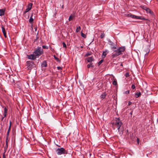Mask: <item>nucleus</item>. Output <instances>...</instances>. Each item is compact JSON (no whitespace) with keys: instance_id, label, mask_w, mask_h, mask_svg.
Returning <instances> with one entry per match:
<instances>
[{"instance_id":"f3484780","label":"nucleus","mask_w":158,"mask_h":158,"mask_svg":"<svg viewBox=\"0 0 158 158\" xmlns=\"http://www.w3.org/2000/svg\"><path fill=\"white\" fill-rule=\"evenodd\" d=\"M106 95V92H104L101 96V98L102 99L104 98Z\"/></svg>"},{"instance_id":"cd10ccee","label":"nucleus","mask_w":158,"mask_h":158,"mask_svg":"<svg viewBox=\"0 0 158 158\" xmlns=\"http://www.w3.org/2000/svg\"><path fill=\"white\" fill-rule=\"evenodd\" d=\"M105 35L103 33H102L101 35L100 36V37L102 39L105 36Z\"/></svg>"},{"instance_id":"393cba45","label":"nucleus","mask_w":158,"mask_h":158,"mask_svg":"<svg viewBox=\"0 0 158 158\" xmlns=\"http://www.w3.org/2000/svg\"><path fill=\"white\" fill-rule=\"evenodd\" d=\"M106 55V52L104 51L103 52L102 54V57L103 58H105Z\"/></svg>"},{"instance_id":"6ab92c4d","label":"nucleus","mask_w":158,"mask_h":158,"mask_svg":"<svg viewBox=\"0 0 158 158\" xmlns=\"http://www.w3.org/2000/svg\"><path fill=\"white\" fill-rule=\"evenodd\" d=\"M136 97V98L139 97L141 95V93L140 92H139V93H135Z\"/></svg>"},{"instance_id":"4c0bfd02","label":"nucleus","mask_w":158,"mask_h":158,"mask_svg":"<svg viewBox=\"0 0 158 158\" xmlns=\"http://www.w3.org/2000/svg\"><path fill=\"white\" fill-rule=\"evenodd\" d=\"M5 152L3 154L2 157L3 158H6L5 155Z\"/></svg>"},{"instance_id":"20e7f679","label":"nucleus","mask_w":158,"mask_h":158,"mask_svg":"<svg viewBox=\"0 0 158 158\" xmlns=\"http://www.w3.org/2000/svg\"><path fill=\"white\" fill-rule=\"evenodd\" d=\"M26 63L27 69L29 70H31L33 68L35 67V64L32 61H27L26 62Z\"/></svg>"},{"instance_id":"0eeeda50","label":"nucleus","mask_w":158,"mask_h":158,"mask_svg":"<svg viewBox=\"0 0 158 158\" xmlns=\"http://www.w3.org/2000/svg\"><path fill=\"white\" fill-rule=\"evenodd\" d=\"M27 57L29 59L34 60L36 59L37 57L35 56V54L33 53L32 54L27 55Z\"/></svg>"},{"instance_id":"412c9836","label":"nucleus","mask_w":158,"mask_h":158,"mask_svg":"<svg viewBox=\"0 0 158 158\" xmlns=\"http://www.w3.org/2000/svg\"><path fill=\"white\" fill-rule=\"evenodd\" d=\"M81 36L82 37L85 38L86 37V35L85 34L83 33L82 31L81 32Z\"/></svg>"},{"instance_id":"6e6552de","label":"nucleus","mask_w":158,"mask_h":158,"mask_svg":"<svg viewBox=\"0 0 158 158\" xmlns=\"http://www.w3.org/2000/svg\"><path fill=\"white\" fill-rule=\"evenodd\" d=\"M32 5L33 4L32 3H30L28 4L27 8L26 9L25 11L24 12L25 13L28 12L31 9Z\"/></svg>"},{"instance_id":"a211bd4d","label":"nucleus","mask_w":158,"mask_h":158,"mask_svg":"<svg viewBox=\"0 0 158 158\" xmlns=\"http://www.w3.org/2000/svg\"><path fill=\"white\" fill-rule=\"evenodd\" d=\"M10 126H9L6 134V137H8L10 130Z\"/></svg>"},{"instance_id":"9b49d317","label":"nucleus","mask_w":158,"mask_h":158,"mask_svg":"<svg viewBox=\"0 0 158 158\" xmlns=\"http://www.w3.org/2000/svg\"><path fill=\"white\" fill-rule=\"evenodd\" d=\"M87 60L88 62L92 63V62L94 61V59L92 56L90 57H88L87 58Z\"/></svg>"},{"instance_id":"4468645a","label":"nucleus","mask_w":158,"mask_h":158,"mask_svg":"<svg viewBox=\"0 0 158 158\" xmlns=\"http://www.w3.org/2000/svg\"><path fill=\"white\" fill-rule=\"evenodd\" d=\"M94 67V66L93 65V64L92 63H90L87 66V67L88 69L90 67H92L93 68V67Z\"/></svg>"},{"instance_id":"c03bdc74","label":"nucleus","mask_w":158,"mask_h":158,"mask_svg":"<svg viewBox=\"0 0 158 158\" xmlns=\"http://www.w3.org/2000/svg\"><path fill=\"white\" fill-rule=\"evenodd\" d=\"M132 111H131V112H130V114L131 115H132Z\"/></svg>"},{"instance_id":"9d476101","label":"nucleus","mask_w":158,"mask_h":158,"mask_svg":"<svg viewBox=\"0 0 158 158\" xmlns=\"http://www.w3.org/2000/svg\"><path fill=\"white\" fill-rule=\"evenodd\" d=\"M2 107L4 108V113L3 114V115H4V117H6L7 115L8 108L6 107H5L4 106H2Z\"/></svg>"},{"instance_id":"f257e3e1","label":"nucleus","mask_w":158,"mask_h":158,"mask_svg":"<svg viewBox=\"0 0 158 158\" xmlns=\"http://www.w3.org/2000/svg\"><path fill=\"white\" fill-rule=\"evenodd\" d=\"M109 48L111 50L110 52H112V57L113 58L115 57L120 54H122V52L125 50L124 47H121L118 48L116 44H113L109 46Z\"/></svg>"},{"instance_id":"a19ab883","label":"nucleus","mask_w":158,"mask_h":158,"mask_svg":"<svg viewBox=\"0 0 158 158\" xmlns=\"http://www.w3.org/2000/svg\"><path fill=\"white\" fill-rule=\"evenodd\" d=\"M112 76L113 78H114V76H113L112 75H109V78H110V77H111V79H112Z\"/></svg>"},{"instance_id":"5701e85b","label":"nucleus","mask_w":158,"mask_h":158,"mask_svg":"<svg viewBox=\"0 0 158 158\" xmlns=\"http://www.w3.org/2000/svg\"><path fill=\"white\" fill-rule=\"evenodd\" d=\"M54 57L55 59V60L57 61V62H60V60H59V59L55 55L54 56Z\"/></svg>"},{"instance_id":"2f4dec72","label":"nucleus","mask_w":158,"mask_h":158,"mask_svg":"<svg viewBox=\"0 0 158 158\" xmlns=\"http://www.w3.org/2000/svg\"><path fill=\"white\" fill-rule=\"evenodd\" d=\"M42 47L44 49H48V47L47 46L43 45Z\"/></svg>"},{"instance_id":"f704fd0d","label":"nucleus","mask_w":158,"mask_h":158,"mask_svg":"<svg viewBox=\"0 0 158 158\" xmlns=\"http://www.w3.org/2000/svg\"><path fill=\"white\" fill-rule=\"evenodd\" d=\"M125 76L126 77H129V75L128 73H126L125 74Z\"/></svg>"},{"instance_id":"39448f33","label":"nucleus","mask_w":158,"mask_h":158,"mask_svg":"<svg viewBox=\"0 0 158 158\" xmlns=\"http://www.w3.org/2000/svg\"><path fill=\"white\" fill-rule=\"evenodd\" d=\"M56 152L58 155L65 154L67 153V152L63 148H57L56 150Z\"/></svg>"},{"instance_id":"c85d7f7f","label":"nucleus","mask_w":158,"mask_h":158,"mask_svg":"<svg viewBox=\"0 0 158 158\" xmlns=\"http://www.w3.org/2000/svg\"><path fill=\"white\" fill-rule=\"evenodd\" d=\"M103 60L102 59L101 60L98 62V65L99 66L103 62Z\"/></svg>"},{"instance_id":"49530a36","label":"nucleus","mask_w":158,"mask_h":158,"mask_svg":"<svg viewBox=\"0 0 158 158\" xmlns=\"http://www.w3.org/2000/svg\"><path fill=\"white\" fill-rule=\"evenodd\" d=\"M37 29V27H35V31H36Z\"/></svg>"},{"instance_id":"ddd939ff","label":"nucleus","mask_w":158,"mask_h":158,"mask_svg":"<svg viewBox=\"0 0 158 158\" xmlns=\"http://www.w3.org/2000/svg\"><path fill=\"white\" fill-rule=\"evenodd\" d=\"M5 11V10L3 9H0V16H2L4 15Z\"/></svg>"},{"instance_id":"a878e982","label":"nucleus","mask_w":158,"mask_h":158,"mask_svg":"<svg viewBox=\"0 0 158 158\" xmlns=\"http://www.w3.org/2000/svg\"><path fill=\"white\" fill-rule=\"evenodd\" d=\"M81 28L80 26H79L78 27H77V28L76 30V31L77 32H78L79 31H80L81 30Z\"/></svg>"},{"instance_id":"a18cd8bd","label":"nucleus","mask_w":158,"mask_h":158,"mask_svg":"<svg viewBox=\"0 0 158 158\" xmlns=\"http://www.w3.org/2000/svg\"><path fill=\"white\" fill-rule=\"evenodd\" d=\"M62 8H64V5H63L62 6Z\"/></svg>"},{"instance_id":"dca6fc26","label":"nucleus","mask_w":158,"mask_h":158,"mask_svg":"<svg viewBox=\"0 0 158 158\" xmlns=\"http://www.w3.org/2000/svg\"><path fill=\"white\" fill-rule=\"evenodd\" d=\"M33 15V13H32V14H31V17L29 19V22L30 23H32L33 22V21L34 19L33 18H32Z\"/></svg>"},{"instance_id":"e433bc0d","label":"nucleus","mask_w":158,"mask_h":158,"mask_svg":"<svg viewBox=\"0 0 158 158\" xmlns=\"http://www.w3.org/2000/svg\"><path fill=\"white\" fill-rule=\"evenodd\" d=\"M57 69L58 70H62V68L60 67H57Z\"/></svg>"},{"instance_id":"b1692460","label":"nucleus","mask_w":158,"mask_h":158,"mask_svg":"<svg viewBox=\"0 0 158 158\" xmlns=\"http://www.w3.org/2000/svg\"><path fill=\"white\" fill-rule=\"evenodd\" d=\"M113 84L114 85H117V82L116 79H114V81H113Z\"/></svg>"},{"instance_id":"c9c22d12","label":"nucleus","mask_w":158,"mask_h":158,"mask_svg":"<svg viewBox=\"0 0 158 158\" xmlns=\"http://www.w3.org/2000/svg\"><path fill=\"white\" fill-rule=\"evenodd\" d=\"M131 88L133 89H135V85L134 84H132L131 86Z\"/></svg>"},{"instance_id":"1a4fd4ad","label":"nucleus","mask_w":158,"mask_h":158,"mask_svg":"<svg viewBox=\"0 0 158 158\" xmlns=\"http://www.w3.org/2000/svg\"><path fill=\"white\" fill-rule=\"evenodd\" d=\"M1 28H2V32L3 33L4 36L5 38H6V31H5V28L4 27V26L2 24H1Z\"/></svg>"},{"instance_id":"423d86ee","label":"nucleus","mask_w":158,"mask_h":158,"mask_svg":"<svg viewBox=\"0 0 158 158\" xmlns=\"http://www.w3.org/2000/svg\"><path fill=\"white\" fill-rule=\"evenodd\" d=\"M128 17H130L131 18L135 19H143V18L142 17L136 16L135 15H131L130 14H128Z\"/></svg>"},{"instance_id":"f8f14e48","label":"nucleus","mask_w":158,"mask_h":158,"mask_svg":"<svg viewBox=\"0 0 158 158\" xmlns=\"http://www.w3.org/2000/svg\"><path fill=\"white\" fill-rule=\"evenodd\" d=\"M42 67H46L47 66V64L46 61H43L41 65Z\"/></svg>"},{"instance_id":"f03ea898","label":"nucleus","mask_w":158,"mask_h":158,"mask_svg":"<svg viewBox=\"0 0 158 158\" xmlns=\"http://www.w3.org/2000/svg\"><path fill=\"white\" fill-rule=\"evenodd\" d=\"M116 119L114 120L112 124V127L115 129V127L117 129L120 134L123 133V123L119 118H116Z\"/></svg>"},{"instance_id":"2eb2a0df","label":"nucleus","mask_w":158,"mask_h":158,"mask_svg":"<svg viewBox=\"0 0 158 158\" xmlns=\"http://www.w3.org/2000/svg\"><path fill=\"white\" fill-rule=\"evenodd\" d=\"M75 16L73 15H71L69 17V21H70L71 20L74 19Z\"/></svg>"},{"instance_id":"7ed1b4c3","label":"nucleus","mask_w":158,"mask_h":158,"mask_svg":"<svg viewBox=\"0 0 158 158\" xmlns=\"http://www.w3.org/2000/svg\"><path fill=\"white\" fill-rule=\"evenodd\" d=\"M43 53V50L41 47H38L35 50L33 53L35 54V56L39 57Z\"/></svg>"},{"instance_id":"473e14b6","label":"nucleus","mask_w":158,"mask_h":158,"mask_svg":"<svg viewBox=\"0 0 158 158\" xmlns=\"http://www.w3.org/2000/svg\"><path fill=\"white\" fill-rule=\"evenodd\" d=\"M63 47H64L65 48H67V46H66V44L64 42H63Z\"/></svg>"},{"instance_id":"bb28decb","label":"nucleus","mask_w":158,"mask_h":158,"mask_svg":"<svg viewBox=\"0 0 158 158\" xmlns=\"http://www.w3.org/2000/svg\"><path fill=\"white\" fill-rule=\"evenodd\" d=\"M116 44V43H114L113 42L109 40V46L110 45H112L113 44Z\"/></svg>"},{"instance_id":"79ce46f5","label":"nucleus","mask_w":158,"mask_h":158,"mask_svg":"<svg viewBox=\"0 0 158 158\" xmlns=\"http://www.w3.org/2000/svg\"><path fill=\"white\" fill-rule=\"evenodd\" d=\"M5 117H4V116H3V117H2V118L1 119V121H2L3 120V119Z\"/></svg>"},{"instance_id":"7c9ffc66","label":"nucleus","mask_w":158,"mask_h":158,"mask_svg":"<svg viewBox=\"0 0 158 158\" xmlns=\"http://www.w3.org/2000/svg\"><path fill=\"white\" fill-rule=\"evenodd\" d=\"M141 7L142 8H143V9L145 10H147V9L148 8L147 7H146V6H141Z\"/></svg>"},{"instance_id":"4be33fe9","label":"nucleus","mask_w":158,"mask_h":158,"mask_svg":"<svg viewBox=\"0 0 158 158\" xmlns=\"http://www.w3.org/2000/svg\"><path fill=\"white\" fill-rule=\"evenodd\" d=\"M8 137H6V148L8 147Z\"/></svg>"},{"instance_id":"c756f323","label":"nucleus","mask_w":158,"mask_h":158,"mask_svg":"<svg viewBox=\"0 0 158 158\" xmlns=\"http://www.w3.org/2000/svg\"><path fill=\"white\" fill-rule=\"evenodd\" d=\"M91 55V53H89V52H87L86 54L85 55V56H90Z\"/></svg>"},{"instance_id":"58836bf2","label":"nucleus","mask_w":158,"mask_h":158,"mask_svg":"<svg viewBox=\"0 0 158 158\" xmlns=\"http://www.w3.org/2000/svg\"><path fill=\"white\" fill-rule=\"evenodd\" d=\"M137 142L138 144L139 143V140L138 138H137Z\"/></svg>"},{"instance_id":"de8ad7c7","label":"nucleus","mask_w":158,"mask_h":158,"mask_svg":"<svg viewBox=\"0 0 158 158\" xmlns=\"http://www.w3.org/2000/svg\"><path fill=\"white\" fill-rule=\"evenodd\" d=\"M81 48H83V46H81Z\"/></svg>"},{"instance_id":"72a5a7b5","label":"nucleus","mask_w":158,"mask_h":158,"mask_svg":"<svg viewBox=\"0 0 158 158\" xmlns=\"http://www.w3.org/2000/svg\"><path fill=\"white\" fill-rule=\"evenodd\" d=\"M129 92H130L129 90H128L127 91H126L124 92V94H128L129 93Z\"/></svg>"},{"instance_id":"ea45409f","label":"nucleus","mask_w":158,"mask_h":158,"mask_svg":"<svg viewBox=\"0 0 158 158\" xmlns=\"http://www.w3.org/2000/svg\"><path fill=\"white\" fill-rule=\"evenodd\" d=\"M131 103H132L130 101H129L128 103V105L130 106L131 105Z\"/></svg>"},{"instance_id":"aec40b11","label":"nucleus","mask_w":158,"mask_h":158,"mask_svg":"<svg viewBox=\"0 0 158 158\" xmlns=\"http://www.w3.org/2000/svg\"><path fill=\"white\" fill-rule=\"evenodd\" d=\"M147 13H149L150 14H152L153 13V12L151 10L148 8H147V10H146Z\"/></svg>"},{"instance_id":"37998d69","label":"nucleus","mask_w":158,"mask_h":158,"mask_svg":"<svg viewBox=\"0 0 158 158\" xmlns=\"http://www.w3.org/2000/svg\"><path fill=\"white\" fill-rule=\"evenodd\" d=\"M11 123H12L11 122V121H10V126H10V127H11Z\"/></svg>"},{"instance_id":"09e8293b","label":"nucleus","mask_w":158,"mask_h":158,"mask_svg":"<svg viewBox=\"0 0 158 158\" xmlns=\"http://www.w3.org/2000/svg\"><path fill=\"white\" fill-rule=\"evenodd\" d=\"M0 158H1L0 157Z\"/></svg>"}]
</instances>
